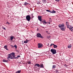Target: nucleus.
<instances>
[{
    "mask_svg": "<svg viewBox=\"0 0 73 73\" xmlns=\"http://www.w3.org/2000/svg\"><path fill=\"white\" fill-rule=\"evenodd\" d=\"M72 28H72L71 29H72V30H73V27H72Z\"/></svg>",
    "mask_w": 73,
    "mask_h": 73,
    "instance_id": "49530a36",
    "label": "nucleus"
},
{
    "mask_svg": "<svg viewBox=\"0 0 73 73\" xmlns=\"http://www.w3.org/2000/svg\"><path fill=\"white\" fill-rule=\"evenodd\" d=\"M47 38H50V36H48L47 37Z\"/></svg>",
    "mask_w": 73,
    "mask_h": 73,
    "instance_id": "393cba45",
    "label": "nucleus"
},
{
    "mask_svg": "<svg viewBox=\"0 0 73 73\" xmlns=\"http://www.w3.org/2000/svg\"><path fill=\"white\" fill-rule=\"evenodd\" d=\"M42 1L43 3H45L46 2V0H42Z\"/></svg>",
    "mask_w": 73,
    "mask_h": 73,
    "instance_id": "6ab92c4d",
    "label": "nucleus"
},
{
    "mask_svg": "<svg viewBox=\"0 0 73 73\" xmlns=\"http://www.w3.org/2000/svg\"><path fill=\"white\" fill-rule=\"evenodd\" d=\"M4 48L5 49H6L7 50H8V48H7V45H5L4 46Z\"/></svg>",
    "mask_w": 73,
    "mask_h": 73,
    "instance_id": "f8f14e48",
    "label": "nucleus"
},
{
    "mask_svg": "<svg viewBox=\"0 0 73 73\" xmlns=\"http://www.w3.org/2000/svg\"><path fill=\"white\" fill-rule=\"evenodd\" d=\"M16 51L17 52V53H19V50H16Z\"/></svg>",
    "mask_w": 73,
    "mask_h": 73,
    "instance_id": "7c9ffc66",
    "label": "nucleus"
},
{
    "mask_svg": "<svg viewBox=\"0 0 73 73\" xmlns=\"http://www.w3.org/2000/svg\"><path fill=\"white\" fill-rule=\"evenodd\" d=\"M49 10H46V11H47V12H49Z\"/></svg>",
    "mask_w": 73,
    "mask_h": 73,
    "instance_id": "e433bc0d",
    "label": "nucleus"
},
{
    "mask_svg": "<svg viewBox=\"0 0 73 73\" xmlns=\"http://www.w3.org/2000/svg\"><path fill=\"white\" fill-rule=\"evenodd\" d=\"M3 29H4V30H5V28H3Z\"/></svg>",
    "mask_w": 73,
    "mask_h": 73,
    "instance_id": "a19ab883",
    "label": "nucleus"
},
{
    "mask_svg": "<svg viewBox=\"0 0 73 73\" xmlns=\"http://www.w3.org/2000/svg\"><path fill=\"white\" fill-rule=\"evenodd\" d=\"M64 24H59L58 25V27L59 28H60L61 30L63 31H65V27H64Z\"/></svg>",
    "mask_w": 73,
    "mask_h": 73,
    "instance_id": "f257e3e1",
    "label": "nucleus"
},
{
    "mask_svg": "<svg viewBox=\"0 0 73 73\" xmlns=\"http://www.w3.org/2000/svg\"><path fill=\"white\" fill-rule=\"evenodd\" d=\"M13 38H14V37L13 36H11L10 37V39L11 41H12Z\"/></svg>",
    "mask_w": 73,
    "mask_h": 73,
    "instance_id": "dca6fc26",
    "label": "nucleus"
},
{
    "mask_svg": "<svg viewBox=\"0 0 73 73\" xmlns=\"http://www.w3.org/2000/svg\"><path fill=\"white\" fill-rule=\"evenodd\" d=\"M53 45H55V44H53Z\"/></svg>",
    "mask_w": 73,
    "mask_h": 73,
    "instance_id": "c03bdc74",
    "label": "nucleus"
},
{
    "mask_svg": "<svg viewBox=\"0 0 73 73\" xmlns=\"http://www.w3.org/2000/svg\"><path fill=\"white\" fill-rule=\"evenodd\" d=\"M64 66H67V65H66V64L64 65Z\"/></svg>",
    "mask_w": 73,
    "mask_h": 73,
    "instance_id": "c9c22d12",
    "label": "nucleus"
},
{
    "mask_svg": "<svg viewBox=\"0 0 73 73\" xmlns=\"http://www.w3.org/2000/svg\"><path fill=\"white\" fill-rule=\"evenodd\" d=\"M48 45H49V43L48 44Z\"/></svg>",
    "mask_w": 73,
    "mask_h": 73,
    "instance_id": "3c124183",
    "label": "nucleus"
},
{
    "mask_svg": "<svg viewBox=\"0 0 73 73\" xmlns=\"http://www.w3.org/2000/svg\"><path fill=\"white\" fill-rule=\"evenodd\" d=\"M24 43H26V44H27V43H28V42H26V41H24Z\"/></svg>",
    "mask_w": 73,
    "mask_h": 73,
    "instance_id": "a878e982",
    "label": "nucleus"
},
{
    "mask_svg": "<svg viewBox=\"0 0 73 73\" xmlns=\"http://www.w3.org/2000/svg\"><path fill=\"white\" fill-rule=\"evenodd\" d=\"M53 47L54 48H57V45H54L53 46Z\"/></svg>",
    "mask_w": 73,
    "mask_h": 73,
    "instance_id": "aec40b11",
    "label": "nucleus"
},
{
    "mask_svg": "<svg viewBox=\"0 0 73 73\" xmlns=\"http://www.w3.org/2000/svg\"><path fill=\"white\" fill-rule=\"evenodd\" d=\"M38 16V17H39L40 18H41L42 17L41 16Z\"/></svg>",
    "mask_w": 73,
    "mask_h": 73,
    "instance_id": "cd10ccee",
    "label": "nucleus"
},
{
    "mask_svg": "<svg viewBox=\"0 0 73 73\" xmlns=\"http://www.w3.org/2000/svg\"><path fill=\"white\" fill-rule=\"evenodd\" d=\"M56 65H53L52 66V68L53 69H54V68H56Z\"/></svg>",
    "mask_w": 73,
    "mask_h": 73,
    "instance_id": "a211bd4d",
    "label": "nucleus"
},
{
    "mask_svg": "<svg viewBox=\"0 0 73 73\" xmlns=\"http://www.w3.org/2000/svg\"><path fill=\"white\" fill-rule=\"evenodd\" d=\"M56 13V11H52V13Z\"/></svg>",
    "mask_w": 73,
    "mask_h": 73,
    "instance_id": "4be33fe9",
    "label": "nucleus"
},
{
    "mask_svg": "<svg viewBox=\"0 0 73 73\" xmlns=\"http://www.w3.org/2000/svg\"><path fill=\"white\" fill-rule=\"evenodd\" d=\"M7 21L8 22V21Z\"/></svg>",
    "mask_w": 73,
    "mask_h": 73,
    "instance_id": "603ef678",
    "label": "nucleus"
},
{
    "mask_svg": "<svg viewBox=\"0 0 73 73\" xmlns=\"http://www.w3.org/2000/svg\"><path fill=\"white\" fill-rule=\"evenodd\" d=\"M14 47H15V49H17V46H16V45H15L14 46Z\"/></svg>",
    "mask_w": 73,
    "mask_h": 73,
    "instance_id": "5701e85b",
    "label": "nucleus"
},
{
    "mask_svg": "<svg viewBox=\"0 0 73 73\" xmlns=\"http://www.w3.org/2000/svg\"><path fill=\"white\" fill-rule=\"evenodd\" d=\"M42 23H43L44 22V20H42Z\"/></svg>",
    "mask_w": 73,
    "mask_h": 73,
    "instance_id": "c756f323",
    "label": "nucleus"
},
{
    "mask_svg": "<svg viewBox=\"0 0 73 73\" xmlns=\"http://www.w3.org/2000/svg\"><path fill=\"white\" fill-rule=\"evenodd\" d=\"M35 66H37L38 67H40V64L38 63L35 64Z\"/></svg>",
    "mask_w": 73,
    "mask_h": 73,
    "instance_id": "9d476101",
    "label": "nucleus"
},
{
    "mask_svg": "<svg viewBox=\"0 0 73 73\" xmlns=\"http://www.w3.org/2000/svg\"><path fill=\"white\" fill-rule=\"evenodd\" d=\"M68 48H71V47H72V44H70L68 45Z\"/></svg>",
    "mask_w": 73,
    "mask_h": 73,
    "instance_id": "2eb2a0df",
    "label": "nucleus"
},
{
    "mask_svg": "<svg viewBox=\"0 0 73 73\" xmlns=\"http://www.w3.org/2000/svg\"><path fill=\"white\" fill-rule=\"evenodd\" d=\"M12 53L14 54H13V55H12V57L13 58L12 59H16V58H15L16 57H15V52H12Z\"/></svg>",
    "mask_w": 73,
    "mask_h": 73,
    "instance_id": "6e6552de",
    "label": "nucleus"
},
{
    "mask_svg": "<svg viewBox=\"0 0 73 73\" xmlns=\"http://www.w3.org/2000/svg\"><path fill=\"white\" fill-rule=\"evenodd\" d=\"M38 48H42V46H43L42 44L40 43H39L38 44Z\"/></svg>",
    "mask_w": 73,
    "mask_h": 73,
    "instance_id": "423d86ee",
    "label": "nucleus"
},
{
    "mask_svg": "<svg viewBox=\"0 0 73 73\" xmlns=\"http://www.w3.org/2000/svg\"><path fill=\"white\" fill-rule=\"evenodd\" d=\"M50 51L52 52L53 54H56L57 53V52H56V50L55 49H51L50 50Z\"/></svg>",
    "mask_w": 73,
    "mask_h": 73,
    "instance_id": "39448f33",
    "label": "nucleus"
},
{
    "mask_svg": "<svg viewBox=\"0 0 73 73\" xmlns=\"http://www.w3.org/2000/svg\"><path fill=\"white\" fill-rule=\"evenodd\" d=\"M9 15H8V16H7V17H9Z\"/></svg>",
    "mask_w": 73,
    "mask_h": 73,
    "instance_id": "09e8293b",
    "label": "nucleus"
},
{
    "mask_svg": "<svg viewBox=\"0 0 73 73\" xmlns=\"http://www.w3.org/2000/svg\"><path fill=\"white\" fill-rule=\"evenodd\" d=\"M48 12H50V13H52V11H50V10H49Z\"/></svg>",
    "mask_w": 73,
    "mask_h": 73,
    "instance_id": "473e14b6",
    "label": "nucleus"
},
{
    "mask_svg": "<svg viewBox=\"0 0 73 73\" xmlns=\"http://www.w3.org/2000/svg\"><path fill=\"white\" fill-rule=\"evenodd\" d=\"M38 19L39 21H40L41 22L42 21V18H40V17H39L38 16Z\"/></svg>",
    "mask_w": 73,
    "mask_h": 73,
    "instance_id": "9b49d317",
    "label": "nucleus"
},
{
    "mask_svg": "<svg viewBox=\"0 0 73 73\" xmlns=\"http://www.w3.org/2000/svg\"><path fill=\"white\" fill-rule=\"evenodd\" d=\"M21 56L20 55H18L17 56V57H16V58H19V57H20Z\"/></svg>",
    "mask_w": 73,
    "mask_h": 73,
    "instance_id": "412c9836",
    "label": "nucleus"
},
{
    "mask_svg": "<svg viewBox=\"0 0 73 73\" xmlns=\"http://www.w3.org/2000/svg\"><path fill=\"white\" fill-rule=\"evenodd\" d=\"M37 4H39V3H37Z\"/></svg>",
    "mask_w": 73,
    "mask_h": 73,
    "instance_id": "de8ad7c7",
    "label": "nucleus"
},
{
    "mask_svg": "<svg viewBox=\"0 0 73 73\" xmlns=\"http://www.w3.org/2000/svg\"><path fill=\"white\" fill-rule=\"evenodd\" d=\"M27 63L28 64H31V62H30V61H29L27 62Z\"/></svg>",
    "mask_w": 73,
    "mask_h": 73,
    "instance_id": "b1692460",
    "label": "nucleus"
},
{
    "mask_svg": "<svg viewBox=\"0 0 73 73\" xmlns=\"http://www.w3.org/2000/svg\"><path fill=\"white\" fill-rule=\"evenodd\" d=\"M46 24H47V22H46L45 23H43V24H44V25H45Z\"/></svg>",
    "mask_w": 73,
    "mask_h": 73,
    "instance_id": "bb28decb",
    "label": "nucleus"
},
{
    "mask_svg": "<svg viewBox=\"0 0 73 73\" xmlns=\"http://www.w3.org/2000/svg\"><path fill=\"white\" fill-rule=\"evenodd\" d=\"M28 3H27V2H25L23 4V5H28V4H29Z\"/></svg>",
    "mask_w": 73,
    "mask_h": 73,
    "instance_id": "4468645a",
    "label": "nucleus"
},
{
    "mask_svg": "<svg viewBox=\"0 0 73 73\" xmlns=\"http://www.w3.org/2000/svg\"><path fill=\"white\" fill-rule=\"evenodd\" d=\"M26 42H27V43H28V39H26Z\"/></svg>",
    "mask_w": 73,
    "mask_h": 73,
    "instance_id": "72a5a7b5",
    "label": "nucleus"
},
{
    "mask_svg": "<svg viewBox=\"0 0 73 73\" xmlns=\"http://www.w3.org/2000/svg\"><path fill=\"white\" fill-rule=\"evenodd\" d=\"M55 71L56 72L57 71V69H56V70Z\"/></svg>",
    "mask_w": 73,
    "mask_h": 73,
    "instance_id": "a18cd8bd",
    "label": "nucleus"
},
{
    "mask_svg": "<svg viewBox=\"0 0 73 73\" xmlns=\"http://www.w3.org/2000/svg\"><path fill=\"white\" fill-rule=\"evenodd\" d=\"M55 1H60V0H55Z\"/></svg>",
    "mask_w": 73,
    "mask_h": 73,
    "instance_id": "2f4dec72",
    "label": "nucleus"
},
{
    "mask_svg": "<svg viewBox=\"0 0 73 73\" xmlns=\"http://www.w3.org/2000/svg\"><path fill=\"white\" fill-rule=\"evenodd\" d=\"M39 67H40L41 68H44V65H43V64H40Z\"/></svg>",
    "mask_w": 73,
    "mask_h": 73,
    "instance_id": "1a4fd4ad",
    "label": "nucleus"
},
{
    "mask_svg": "<svg viewBox=\"0 0 73 73\" xmlns=\"http://www.w3.org/2000/svg\"><path fill=\"white\" fill-rule=\"evenodd\" d=\"M13 54H14L13 53H12V52L8 54V56L7 58V59H9V58H11V59H12V58H13L12 57V55H13Z\"/></svg>",
    "mask_w": 73,
    "mask_h": 73,
    "instance_id": "f03ea898",
    "label": "nucleus"
},
{
    "mask_svg": "<svg viewBox=\"0 0 73 73\" xmlns=\"http://www.w3.org/2000/svg\"><path fill=\"white\" fill-rule=\"evenodd\" d=\"M56 73H58V70H57V71H56Z\"/></svg>",
    "mask_w": 73,
    "mask_h": 73,
    "instance_id": "ea45409f",
    "label": "nucleus"
},
{
    "mask_svg": "<svg viewBox=\"0 0 73 73\" xmlns=\"http://www.w3.org/2000/svg\"><path fill=\"white\" fill-rule=\"evenodd\" d=\"M40 24H42V22H40Z\"/></svg>",
    "mask_w": 73,
    "mask_h": 73,
    "instance_id": "79ce46f5",
    "label": "nucleus"
},
{
    "mask_svg": "<svg viewBox=\"0 0 73 73\" xmlns=\"http://www.w3.org/2000/svg\"><path fill=\"white\" fill-rule=\"evenodd\" d=\"M8 60H9V61H10V60L9 59H8Z\"/></svg>",
    "mask_w": 73,
    "mask_h": 73,
    "instance_id": "8fccbe9b",
    "label": "nucleus"
},
{
    "mask_svg": "<svg viewBox=\"0 0 73 73\" xmlns=\"http://www.w3.org/2000/svg\"><path fill=\"white\" fill-rule=\"evenodd\" d=\"M26 19L28 21H30L31 20V17L29 15H27L26 17Z\"/></svg>",
    "mask_w": 73,
    "mask_h": 73,
    "instance_id": "20e7f679",
    "label": "nucleus"
},
{
    "mask_svg": "<svg viewBox=\"0 0 73 73\" xmlns=\"http://www.w3.org/2000/svg\"><path fill=\"white\" fill-rule=\"evenodd\" d=\"M52 45H53V44L52 43L50 45V46H52Z\"/></svg>",
    "mask_w": 73,
    "mask_h": 73,
    "instance_id": "f704fd0d",
    "label": "nucleus"
},
{
    "mask_svg": "<svg viewBox=\"0 0 73 73\" xmlns=\"http://www.w3.org/2000/svg\"><path fill=\"white\" fill-rule=\"evenodd\" d=\"M44 22H43V24H44V23L46 22V21L44 19Z\"/></svg>",
    "mask_w": 73,
    "mask_h": 73,
    "instance_id": "c85d7f7f",
    "label": "nucleus"
},
{
    "mask_svg": "<svg viewBox=\"0 0 73 73\" xmlns=\"http://www.w3.org/2000/svg\"><path fill=\"white\" fill-rule=\"evenodd\" d=\"M11 46H12L13 48H14V46L13 45H12Z\"/></svg>",
    "mask_w": 73,
    "mask_h": 73,
    "instance_id": "58836bf2",
    "label": "nucleus"
},
{
    "mask_svg": "<svg viewBox=\"0 0 73 73\" xmlns=\"http://www.w3.org/2000/svg\"><path fill=\"white\" fill-rule=\"evenodd\" d=\"M21 70H19L18 71H17L15 73H21Z\"/></svg>",
    "mask_w": 73,
    "mask_h": 73,
    "instance_id": "f3484780",
    "label": "nucleus"
},
{
    "mask_svg": "<svg viewBox=\"0 0 73 73\" xmlns=\"http://www.w3.org/2000/svg\"><path fill=\"white\" fill-rule=\"evenodd\" d=\"M66 25L67 26V28H68L69 29H72V27H69V23L68 22H67L66 23Z\"/></svg>",
    "mask_w": 73,
    "mask_h": 73,
    "instance_id": "0eeeda50",
    "label": "nucleus"
},
{
    "mask_svg": "<svg viewBox=\"0 0 73 73\" xmlns=\"http://www.w3.org/2000/svg\"><path fill=\"white\" fill-rule=\"evenodd\" d=\"M36 36L38 38H44V37L42 36L41 34L40 33H38L36 35Z\"/></svg>",
    "mask_w": 73,
    "mask_h": 73,
    "instance_id": "7ed1b4c3",
    "label": "nucleus"
},
{
    "mask_svg": "<svg viewBox=\"0 0 73 73\" xmlns=\"http://www.w3.org/2000/svg\"><path fill=\"white\" fill-rule=\"evenodd\" d=\"M3 62H8V60H3Z\"/></svg>",
    "mask_w": 73,
    "mask_h": 73,
    "instance_id": "ddd939ff",
    "label": "nucleus"
},
{
    "mask_svg": "<svg viewBox=\"0 0 73 73\" xmlns=\"http://www.w3.org/2000/svg\"><path fill=\"white\" fill-rule=\"evenodd\" d=\"M6 24H10L9 23V22H7V23H6Z\"/></svg>",
    "mask_w": 73,
    "mask_h": 73,
    "instance_id": "4c0bfd02",
    "label": "nucleus"
},
{
    "mask_svg": "<svg viewBox=\"0 0 73 73\" xmlns=\"http://www.w3.org/2000/svg\"><path fill=\"white\" fill-rule=\"evenodd\" d=\"M49 24H50V22H48Z\"/></svg>",
    "mask_w": 73,
    "mask_h": 73,
    "instance_id": "37998d69",
    "label": "nucleus"
}]
</instances>
